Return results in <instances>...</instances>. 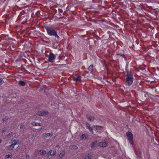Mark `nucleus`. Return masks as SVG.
Segmentation results:
<instances>
[{
  "mask_svg": "<svg viewBox=\"0 0 159 159\" xmlns=\"http://www.w3.org/2000/svg\"><path fill=\"white\" fill-rule=\"evenodd\" d=\"M86 116L87 119L91 122L93 121L95 118L94 116H91L89 115H87Z\"/></svg>",
  "mask_w": 159,
  "mask_h": 159,
  "instance_id": "obj_7",
  "label": "nucleus"
},
{
  "mask_svg": "<svg viewBox=\"0 0 159 159\" xmlns=\"http://www.w3.org/2000/svg\"><path fill=\"white\" fill-rule=\"evenodd\" d=\"M97 128H98V127H96V129H98Z\"/></svg>",
  "mask_w": 159,
  "mask_h": 159,
  "instance_id": "obj_33",
  "label": "nucleus"
},
{
  "mask_svg": "<svg viewBox=\"0 0 159 159\" xmlns=\"http://www.w3.org/2000/svg\"><path fill=\"white\" fill-rule=\"evenodd\" d=\"M126 134L130 143L131 144L133 145L134 143L133 141V134L129 131L127 132Z\"/></svg>",
  "mask_w": 159,
  "mask_h": 159,
  "instance_id": "obj_3",
  "label": "nucleus"
},
{
  "mask_svg": "<svg viewBox=\"0 0 159 159\" xmlns=\"http://www.w3.org/2000/svg\"><path fill=\"white\" fill-rule=\"evenodd\" d=\"M71 147H72V148L74 149H76L78 148V147L76 145H72L71 146Z\"/></svg>",
  "mask_w": 159,
  "mask_h": 159,
  "instance_id": "obj_23",
  "label": "nucleus"
},
{
  "mask_svg": "<svg viewBox=\"0 0 159 159\" xmlns=\"http://www.w3.org/2000/svg\"><path fill=\"white\" fill-rule=\"evenodd\" d=\"M81 77L80 76H76L74 77L73 80L74 81H81Z\"/></svg>",
  "mask_w": 159,
  "mask_h": 159,
  "instance_id": "obj_9",
  "label": "nucleus"
},
{
  "mask_svg": "<svg viewBox=\"0 0 159 159\" xmlns=\"http://www.w3.org/2000/svg\"><path fill=\"white\" fill-rule=\"evenodd\" d=\"M48 34L51 36H54L55 38L58 39L60 37L57 34V32L52 27L50 26H47L46 28Z\"/></svg>",
  "mask_w": 159,
  "mask_h": 159,
  "instance_id": "obj_1",
  "label": "nucleus"
},
{
  "mask_svg": "<svg viewBox=\"0 0 159 159\" xmlns=\"http://www.w3.org/2000/svg\"><path fill=\"white\" fill-rule=\"evenodd\" d=\"M11 141L14 146L20 143V142L17 139L11 140Z\"/></svg>",
  "mask_w": 159,
  "mask_h": 159,
  "instance_id": "obj_10",
  "label": "nucleus"
},
{
  "mask_svg": "<svg viewBox=\"0 0 159 159\" xmlns=\"http://www.w3.org/2000/svg\"><path fill=\"white\" fill-rule=\"evenodd\" d=\"M56 59V56L52 53H51L49 55L48 61L49 62L53 63Z\"/></svg>",
  "mask_w": 159,
  "mask_h": 159,
  "instance_id": "obj_4",
  "label": "nucleus"
},
{
  "mask_svg": "<svg viewBox=\"0 0 159 159\" xmlns=\"http://www.w3.org/2000/svg\"><path fill=\"white\" fill-rule=\"evenodd\" d=\"M134 80V78L131 73L129 72H127L126 78L125 79V85L126 86H130L132 84Z\"/></svg>",
  "mask_w": 159,
  "mask_h": 159,
  "instance_id": "obj_2",
  "label": "nucleus"
},
{
  "mask_svg": "<svg viewBox=\"0 0 159 159\" xmlns=\"http://www.w3.org/2000/svg\"><path fill=\"white\" fill-rule=\"evenodd\" d=\"M48 112L47 111H39L36 114L39 116H43L48 114Z\"/></svg>",
  "mask_w": 159,
  "mask_h": 159,
  "instance_id": "obj_5",
  "label": "nucleus"
},
{
  "mask_svg": "<svg viewBox=\"0 0 159 159\" xmlns=\"http://www.w3.org/2000/svg\"><path fill=\"white\" fill-rule=\"evenodd\" d=\"M18 84L20 86H24L25 85V83L23 81L21 80L19 81Z\"/></svg>",
  "mask_w": 159,
  "mask_h": 159,
  "instance_id": "obj_20",
  "label": "nucleus"
},
{
  "mask_svg": "<svg viewBox=\"0 0 159 159\" xmlns=\"http://www.w3.org/2000/svg\"><path fill=\"white\" fill-rule=\"evenodd\" d=\"M2 81L3 80L2 79L0 78V84L2 83Z\"/></svg>",
  "mask_w": 159,
  "mask_h": 159,
  "instance_id": "obj_29",
  "label": "nucleus"
},
{
  "mask_svg": "<svg viewBox=\"0 0 159 159\" xmlns=\"http://www.w3.org/2000/svg\"><path fill=\"white\" fill-rule=\"evenodd\" d=\"M1 142H2V140L1 139H0V143H1Z\"/></svg>",
  "mask_w": 159,
  "mask_h": 159,
  "instance_id": "obj_32",
  "label": "nucleus"
},
{
  "mask_svg": "<svg viewBox=\"0 0 159 159\" xmlns=\"http://www.w3.org/2000/svg\"><path fill=\"white\" fill-rule=\"evenodd\" d=\"M52 136V134L50 133H48L43 134V136L44 138H47L49 137H50Z\"/></svg>",
  "mask_w": 159,
  "mask_h": 159,
  "instance_id": "obj_14",
  "label": "nucleus"
},
{
  "mask_svg": "<svg viewBox=\"0 0 159 159\" xmlns=\"http://www.w3.org/2000/svg\"><path fill=\"white\" fill-rule=\"evenodd\" d=\"M11 155L8 154V155H6V158H9L10 157H11Z\"/></svg>",
  "mask_w": 159,
  "mask_h": 159,
  "instance_id": "obj_26",
  "label": "nucleus"
},
{
  "mask_svg": "<svg viewBox=\"0 0 159 159\" xmlns=\"http://www.w3.org/2000/svg\"><path fill=\"white\" fill-rule=\"evenodd\" d=\"M26 158H30V156L28 154H26Z\"/></svg>",
  "mask_w": 159,
  "mask_h": 159,
  "instance_id": "obj_28",
  "label": "nucleus"
},
{
  "mask_svg": "<svg viewBox=\"0 0 159 159\" xmlns=\"http://www.w3.org/2000/svg\"><path fill=\"white\" fill-rule=\"evenodd\" d=\"M56 152L55 150H50L49 152V153L51 156H53L56 154Z\"/></svg>",
  "mask_w": 159,
  "mask_h": 159,
  "instance_id": "obj_17",
  "label": "nucleus"
},
{
  "mask_svg": "<svg viewBox=\"0 0 159 159\" xmlns=\"http://www.w3.org/2000/svg\"><path fill=\"white\" fill-rule=\"evenodd\" d=\"M93 65H91L89 66L88 68V70H89V71L91 72L93 70Z\"/></svg>",
  "mask_w": 159,
  "mask_h": 159,
  "instance_id": "obj_18",
  "label": "nucleus"
},
{
  "mask_svg": "<svg viewBox=\"0 0 159 159\" xmlns=\"http://www.w3.org/2000/svg\"><path fill=\"white\" fill-rule=\"evenodd\" d=\"M65 151H62L59 155L58 159H61L65 155Z\"/></svg>",
  "mask_w": 159,
  "mask_h": 159,
  "instance_id": "obj_15",
  "label": "nucleus"
},
{
  "mask_svg": "<svg viewBox=\"0 0 159 159\" xmlns=\"http://www.w3.org/2000/svg\"><path fill=\"white\" fill-rule=\"evenodd\" d=\"M37 152L40 155H45L46 153V152L43 149H40V150H37Z\"/></svg>",
  "mask_w": 159,
  "mask_h": 159,
  "instance_id": "obj_8",
  "label": "nucleus"
},
{
  "mask_svg": "<svg viewBox=\"0 0 159 159\" xmlns=\"http://www.w3.org/2000/svg\"><path fill=\"white\" fill-rule=\"evenodd\" d=\"M24 127V125L23 124H21L20 125V128L22 129Z\"/></svg>",
  "mask_w": 159,
  "mask_h": 159,
  "instance_id": "obj_27",
  "label": "nucleus"
},
{
  "mask_svg": "<svg viewBox=\"0 0 159 159\" xmlns=\"http://www.w3.org/2000/svg\"><path fill=\"white\" fill-rule=\"evenodd\" d=\"M12 132H11V133H9V134L7 135V137L8 138H10L11 136L12 135Z\"/></svg>",
  "mask_w": 159,
  "mask_h": 159,
  "instance_id": "obj_25",
  "label": "nucleus"
},
{
  "mask_svg": "<svg viewBox=\"0 0 159 159\" xmlns=\"http://www.w3.org/2000/svg\"><path fill=\"white\" fill-rule=\"evenodd\" d=\"M97 144V141H94L90 145V147L91 148H93L94 147H95Z\"/></svg>",
  "mask_w": 159,
  "mask_h": 159,
  "instance_id": "obj_19",
  "label": "nucleus"
},
{
  "mask_svg": "<svg viewBox=\"0 0 159 159\" xmlns=\"http://www.w3.org/2000/svg\"><path fill=\"white\" fill-rule=\"evenodd\" d=\"M107 143L106 142H100L99 144V145L100 147H105L107 146Z\"/></svg>",
  "mask_w": 159,
  "mask_h": 159,
  "instance_id": "obj_11",
  "label": "nucleus"
},
{
  "mask_svg": "<svg viewBox=\"0 0 159 159\" xmlns=\"http://www.w3.org/2000/svg\"><path fill=\"white\" fill-rule=\"evenodd\" d=\"M139 152L140 155H142V153L141 152H140V151H139Z\"/></svg>",
  "mask_w": 159,
  "mask_h": 159,
  "instance_id": "obj_31",
  "label": "nucleus"
},
{
  "mask_svg": "<svg viewBox=\"0 0 159 159\" xmlns=\"http://www.w3.org/2000/svg\"><path fill=\"white\" fill-rule=\"evenodd\" d=\"M93 155L91 153H89L85 155L83 159H91L92 158Z\"/></svg>",
  "mask_w": 159,
  "mask_h": 159,
  "instance_id": "obj_12",
  "label": "nucleus"
},
{
  "mask_svg": "<svg viewBox=\"0 0 159 159\" xmlns=\"http://www.w3.org/2000/svg\"><path fill=\"white\" fill-rule=\"evenodd\" d=\"M15 146L13 144H12L10 146H8L6 147V148L8 150H12L14 147Z\"/></svg>",
  "mask_w": 159,
  "mask_h": 159,
  "instance_id": "obj_13",
  "label": "nucleus"
},
{
  "mask_svg": "<svg viewBox=\"0 0 159 159\" xmlns=\"http://www.w3.org/2000/svg\"><path fill=\"white\" fill-rule=\"evenodd\" d=\"M8 120V118L7 117L5 116L2 119V120L3 121H6L7 120Z\"/></svg>",
  "mask_w": 159,
  "mask_h": 159,
  "instance_id": "obj_21",
  "label": "nucleus"
},
{
  "mask_svg": "<svg viewBox=\"0 0 159 159\" xmlns=\"http://www.w3.org/2000/svg\"><path fill=\"white\" fill-rule=\"evenodd\" d=\"M89 138V135L86 134H83L80 136V139L81 140H87Z\"/></svg>",
  "mask_w": 159,
  "mask_h": 159,
  "instance_id": "obj_6",
  "label": "nucleus"
},
{
  "mask_svg": "<svg viewBox=\"0 0 159 159\" xmlns=\"http://www.w3.org/2000/svg\"><path fill=\"white\" fill-rule=\"evenodd\" d=\"M85 125L86 127H87V128H88L90 127V124L88 123L87 122H86Z\"/></svg>",
  "mask_w": 159,
  "mask_h": 159,
  "instance_id": "obj_24",
  "label": "nucleus"
},
{
  "mask_svg": "<svg viewBox=\"0 0 159 159\" xmlns=\"http://www.w3.org/2000/svg\"><path fill=\"white\" fill-rule=\"evenodd\" d=\"M5 132H6V130H3L2 131V133Z\"/></svg>",
  "mask_w": 159,
  "mask_h": 159,
  "instance_id": "obj_30",
  "label": "nucleus"
},
{
  "mask_svg": "<svg viewBox=\"0 0 159 159\" xmlns=\"http://www.w3.org/2000/svg\"><path fill=\"white\" fill-rule=\"evenodd\" d=\"M32 124L33 126H41L42 125V124L41 123H36L35 122H33L32 123Z\"/></svg>",
  "mask_w": 159,
  "mask_h": 159,
  "instance_id": "obj_16",
  "label": "nucleus"
},
{
  "mask_svg": "<svg viewBox=\"0 0 159 159\" xmlns=\"http://www.w3.org/2000/svg\"><path fill=\"white\" fill-rule=\"evenodd\" d=\"M87 129H89V130L92 132L93 134V129L91 127H89L87 128Z\"/></svg>",
  "mask_w": 159,
  "mask_h": 159,
  "instance_id": "obj_22",
  "label": "nucleus"
}]
</instances>
